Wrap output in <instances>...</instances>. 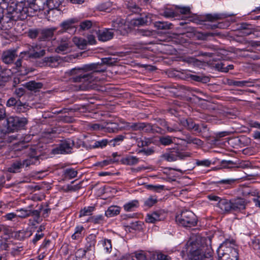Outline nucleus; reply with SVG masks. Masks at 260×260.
I'll return each mask as SVG.
<instances>
[{"label": "nucleus", "instance_id": "2f4dec72", "mask_svg": "<svg viewBox=\"0 0 260 260\" xmlns=\"http://www.w3.org/2000/svg\"><path fill=\"white\" fill-rule=\"evenodd\" d=\"M16 69L17 70V72L19 73L20 75H24L28 73V71L26 70L24 67L22 66L21 59H18L15 63Z\"/></svg>", "mask_w": 260, "mask_h": 260}, {"label": "nucleus", "instance_id": "37998d69", "mask_svg": "<svg viewBox=\"0 0 260 260\" xmlns=\"http://www.w3.org/2000/svg\"><path fill=\"white\" fill-rule=\"evenodd\" d=\"M64 174L66 178L72 179L76 177L77 172L74 169H67L64 170Z\"/></svg>", "mask_w": 260, "mask_h": 260}, {"label": "nucleus", "instance_id": "6ab92c4d", "mask_svg": "<svg viewBox=\"0 0 260 260\" xmlns=\"http://www.w3.org/2000/svg\"><path fill=\"white\" fill-rule=\"evenodd\" d=\"M17 56L16 50H7L3 52V61L6 64L11 63Z\"/></svg>", "mask_w": 260, "mask_h": 260}, {"label": "nucleus", "instance_id": "c756f323", "mask_svg": "<svg viewBox=\"0 0 260 260\" xmlns=\"http://www.w3.org/2000/svg\"><path fill=\"white\" fill-rule=\"evenodd\" d=\"M24 167L21 160H17L14 162L10 167L8 168V171L11 173H17L19 172L20 169Z\"/></svg>", "mask_w": 260, "mask_h": 260}, {"label": "nucleus", "instance_id": "680f3d73", "mask_svg": "<svg viewBox=\"0 0 260 260\" xmlns=\"http://www.w3.org/2000/svg\"><path fill=\"white\" fill-rule=\"evenodd\" d=\"M138 33L143 36L149 37L153 35V32L148 30L139 29Z\"/></svg>", "mask_w": 260, "mask_h": 260}, {"label": "nucleus", "instance_id": "b1692460", "mask_svg": "<svg viewBox=\"0 0 260 260\" xmlns=\"http://www.w3.org/2000/svg\"><path fill=\"white\" fill-rule=\"evenodd\" d=\"M120 207L117 206H111L105 211V216L112 217L118 215L120 212Z\"/></svg>", "mask_w": 260, "mask_h": 260}, {"label": "nucleus", "instance_id": "bb28decb", "mask_svg": "<svg viewBox=\"0 0 260 260\" xmlns=\"http://www.w3.org/2000/svg\"><path fill=\"white\" fill-rule=\"evenodd\" d=\"M244 195H250L255 197L253 199V201L254 202L256 206L260 208V196L257 194V192L255 191H251L250 189L247 188V190L243 192Z\"/></svg>", "mask_w": 260, "mask_h": 260}, {"label": "nucleus", "instance_id": "338daca9", "mask_svg": "<svg viewBox=\"0 0 260 260\" xmlns=\"http://www.w3.org/2000/svg\"><path fill=\"white\" fill-rule=\"evenodd\" d=\"M121 124H123V125L121 126L120 127V129H123L127 131H130L131 130V123L125 122L124 121H122L121 122Z\"/></svg>", "mask_w": 260, "mask_h": 260}, {"label": "nucleus", "instance_id": "4468645a", "mask_svg": "<svg viewBox=\"0 0 260 260\" xmlns=\"http://www.w3.org/2000/svg\"><path fill=\"white\" fill-rule=\"evenodd\" d=\"M234 16L233 13H214L206 14L205 17L206 20L214 22Z\"/></svg>", "mask_w": 260, "mask_h": 260}, {"label": "nucleus", "instance_id": "473e14b6", "mask_svg": "<svg viewBox=\"0 0 260 260\" xmlns=\"http://www.w3.org/2000/svg\"><path fill=\"white\" fill-rule=\"evenodd\" d=\"M42 86V83L35 81H30L25 84V87L31 91H36L37 89L41 88Z\"/></svg>", "mask_w": 260, "mask_h": 260}, {"label": "nucleus", "instance_id": "a878e982", "mask_svg": "<svg viewBox=\"0 0 260 260\" xmlns=\"http://www.w3.org/2000/svg\"><path fill=\"white\" fill-rule=\"evenodd\" d=\"M121 162L126 165H135L139 162V158L136 156L129 155L122 158Z\"/></svg>", "mask_w": 260, "mask_h": 260}, {"label": "nucleus", "instance_id": "5fc2aeb1", "mask_svg": "<svg viewBox=\"0 0 260 260\" xmlns=\"http://www.w3.org/2000/svg\"><path fill=\"white\" fill-rule=\"evenodd\" d=\"M153 258L154 260H169L166 255L161 253L154 254L153 255Z\"/></svg>", "mask_w": 260, "mask_h": 260}, {"label": "nucleus", "instance_id": "de8ad7c7", "mask_svg": "<svg viewBox=\"0 0 260 260\" xmlns=\"http://www.w3.org/2000/svg\"><path fill=\"white\" fill-rule=\"evenodd\" d=\"M132 138L136 139L137 145L139 147H143L147 146L149 143V140L145 138H136V137H132Z\"/></svg>", "mask_w": 260, "mask_h": 260}, {"label": "nucleus", "instance_id": "f704fd0d", "mask_svg": "<svg viewBox=\"0 0 260 260\" xmlns=\"http://www.w3.org/2000/svg\"><path fill=\"white\" fill-rule=\"evenodd\" d=\"M100 242L104 247L105 252L107 253H110L112 248L111 240L105 239L101 240Z\"/></svg>", "mask_w": 260, "mask_h": 260}, {"label": "nucleus", "instance_id": "423d86ee", "mask_svg": "<svg viewBox=\"0 0 260 260\" xmlns=\"http://www.w3.org/2000/svg\"><path fill=\"white\" fill-rule=\"evenodd\" d=\"M45 54V50L41 49L40 45H32L28 48L26 51L21 53L22 58H38L43 56Z\"/></svg>", "mask_w": 260, "mask_h": 260}, {"label": "nucleus", "instance_id": "3c124183", "mask_svg": "<svg viewBox=\"0 0 260 260\" xmlns=\"http://www.w3.org/2000/svg\"><path fill=\"white\" fill-rule=\"evenodd\" d=\"M28 105L26 103L23 104L20 101H19L14 108L18 112H24L28 109Z\"/></svg>", "mask_w": 260, "mask_h": 260}, {"label": "nucleus", "instance_id": "052dcab7", "mask_svg": "<svg viewBox=\"0 0 260 260\" xmlns=\"http://www.w3.org/2000/svg\"><path fill=\"white\" fill-rule=\"evenodd\" d=\"M208 199L211 201L216 203L217 206L218 204V203L220 201L221 198L217 196H215L213 194H209L207 196Z\"/></svg>", "mask_w": 260, "mask_h": 260}, {"label": "nucleus", "instance_id": "2eb2a0df", "mask_svg": "<svg viewBox=\"0 0 260 260\" xmlns=\"http://www.w3.org/2000/svg\"><path fill=\"white\" fill-rule=\"evenodd\" d=\"M180 124L189 130H193L196 132H201V128L199 124H196L191 119H182L180 120Z\"/></svg>", "mask_w": 260, "mask_h": 260}, {"label": "nucleus", "instance_id": "13d9d810", "mask_svg": "<svg viewBox=\"0 0 260 260\" xmlns=\"http://www.w3.org/2000/svg\"><path fill=\"white\" fill-rule=\"evenodd\" d=\"M17 215L14 213H9L5 215L3 217L7 220L13 221L17 217Z\"/></svg>", "mask_w": 260, "mask_h": 260}, {"label": "nucleus", "instance_id": "58836bf2", "mask_svg": "<svg viewBox=\"0 0 260 260\" xmlns=\"http://www.w3.org/2000/svg\"><path fill=\"white\" fill-rule=\"evenodd\" d=\"M94 242L92 241L89 243V246H86L85 249L81 248V249H78L76 253L77 256H78L79 257H84L85 255L86 252L88 250H89L90 248H91L92 246H93L94 245Z\"/></svg>", "mask_w": 260, "mask_h": 260}, {"label": "nucleus", "instance_id": "c9c22d12", "mask_svg": "<svg viewBox=\"0 0 260 260\" xmlns=\"http://www.w3.org/2000/svg\"><path fill=\"white\" fill-rule=\"evenodd\" d=\"M174 138L170 136H161L159 138L160 143L164 146L170 145L173 143Z\"/></svg>", "mask_w": 260, "mask_h": 260}, {"label": "nucleus", "instance_id": "49530a36", "mask_svg": "<svg viewBox=\"0 0 260 260\" xmlns=\"http://www.w3.org/2000/svg\"><path fill=\"white\" fill-rule=\"evenodd\" d=\"M176 9L177 12L182 14H189L190 13V8L188 6H176Z\"/></svg>", "mask_w": 260, "mask_h": 260}, {"label": "nucleus", "instance_id": "864d4df0", "mask_svg": "<svg viewBox=\"0 0 260 260\" xmlns=\"http://www.w3.org/2000/svg\"><path fill=\"white\" fill-rule=\"evenodd\" d=\"M196 164L198 166L209 167L211 164V161L209 159L197 160Z\"/></svg>", "mask_w": 260, "mask_h": 260}, {"label": "nucleus", "instance_id": "f257e3e1", "mask_svg": "<svg viewBox=\"0 0 260 260\" xmlns=\"http://www.w3.org/2000/svg\"><path fill=\"white\" fill-rule=\"evenodd\" d=\"M111 60L110 58H102L101 63H93L87 64L83 69L74 68L67 71L66 73L73 76L72 80L74 82L82 83V86L81 87L82 89H86L91 87L89 83L97 82L101 80L96 76V74L105 72L106 68L103 67L102 64H110Z\"/></svg>", "mask_w": 260, "mask_h": 260}, {"label": "nucleus", "instance_id": "aec40b11", "mask_svg": "<svg viewBox=\"0 0 260 260\" xmlns=\"http://www.w3.org/2000/svg\"><path fill=\"white\" fill-rule=\"evenodd\" d=\"M217 207L220 209L221 212L223 213L232 212L231 200L229 201L224 199H221L218 203Z\"/></svg>", "mask_w": 260, "mask_h": 260}, {"label": "nucleus", "instance_id": "7ed1b4c3", "mask_svg": "<svg viewBox=\"0 0 260 260\" xmlns=\"http://www.w3.org/2000/svg\"><path fill=\"white\" fill-rule=\"evenodd\" d=\"M59 0H35L29 1L27 7V17L33 16L37 11L45 10L49 12L50 10L57 8L60 5Z\"/></svg>", "mask_w": 260, "mask_h": 260}, {"label": "nucleus", "instance_id": "c03bdc74", "mask_svg": "<svg viewBox=\"0 0 260 260\" xmlns=\"http://www.w3.org/2000/svg\"><path fill=\"white\" fill-rule=\"evenodd\" d=\"M216 68L221 72H227L229 70L234 69V66L233 64H229L226 66L223 63H219L216 64Z\"/></svg>", "mask_w": 260, "mask_h": 260}, {"label": "nucleus", "instance_id": "5701e85b", "mask_svg": "<svg viewBox=\"0 0 260 260\" xmlns=\"http://www.w3.org/2000/svg\"><path fill=\"white\" fill-rule=\"evenodd\" d=\"M56 30L57 28L54 27L43 29L41 31V38L40 39L42 40L45 39H50L52 38L53 36L54 32Z\"/></svg>", "mask_w": 260, "mask_h": 260}, {"label": "nucleus", "instance_id": "39448f33", "mask_svg": "<svg viewBox=\"0 0 260 260\" xmlns=\"http://www.w3.org/2000/svg\"><path fill=\"white\" fill-rule=\"evenodd\" d=\"M176 221L178 224L184 227L195 226L197 219L195 214L188 210H183L180 214L176 216Z\"/></svg>", "mask_w": 260, "mask_h": 260}, {"label": "nucleus", "instance_id": "bf43d9fd", "mask_svg": "<svg viewBox=\"0 0 260 260\" xmlns=\"http://www.w3.org/2000/svg\"><path fill=\"white\" fill-rule=\"evenodd\" d=\"M19 101H17L14 98H11L8 100L7 102V106L8 107L14 106L15 108L16 106L17 105V103H18Z\"/></svg>", "mask_w": 260, "mask_h": 260}, {"label": "nucleus", "instance_id": "f8f14e48", "mask_svg": "<svg viewBox=\"0 0 260 260\" xmlns=\"http://www.w3.org/2000/svg\"><path fill=\"white\" fill-rule=\"evenodd\" d=\"M96 35L98 39L102 42H106L112 39L114 34L111 28H105L103 29H99L96 31Z\"/></svg>", "mask_w": 260, "mask_h": 260}, {"label": "nucleus", "instance_id": "4c0bfd02", "mask_svg": "<svg viewBox=\"0 0 260 260\" xmlns=\"http://www.w3.org/2000/svg\"><path fill=\"white\" fill-rule=\"evenodd\" d=\"M39 161L38 157L37 156H31L22 160L23 167H28L31 165L37 164Z\"/></svg>", "mask_w": 260, "mask_h": 260}, {"label": "nucleus", "instance_id": "09e8293b", "mask_svg": "<svg viewBox=\"0 0 260 260\" xmlns=\"http://www.w3.org/2000/svg\"><path fill=\"white\" fill-rule=\"evenodd\" d=\"M144 125V123L143 122L131 123L130 131H142Z\"/></svg>", "mask_w": 260, "mask_h": 260}, {"label": "nucleus", "instance_id": "9d476101", "mask_svg": "<svg viewBox=\"0 0 260 260\" xmlns=\"http://www.w3.org/2000/svg\"><path fill=\"white\" fill-rule=\"evenodd\" d=\"M165 215L162 211H157L148 214L145 221L148 223H154L158 221L164 220Z\"/></svg>", "mask_w": 260, "mask_h": 260}, {"label": "nucleus", "instance_id": "e2e57ef3", "mask_svg": "<svg viewBox=\"0 0 260 260\" xmlns=\"http://www.w3.org/2000/svg\"><path fill=\"white\" fill-rule=\"evenodd\" d=\"M251 163L248 161H243L239 163V165L236 166L237 168L242 169L249 168L251 167Z\"/></svg>", "mask_w": 260, "mask_h": 260}, {"label": "nucleus", "instance_id": "cd10ccee", "mask_svg": "<svg viewBox=\"0 0 260 260\" xmlns=\"http://www.w3.org/2000/svg\"><path fill=\"white\" fill-rule=\"evenodd\" d=\"M172 24L165 21H156L154 23V26L157 29L167 30L171 28Z\"/></svg>", "mask_w": 260, "mask_h": 260}, {"label": "nucleus", "instance_id": "72a5a7b5", "mask_svg": "<svg viewBox=\"0 0 260 260\" xmlns=\"http://www.w3.org/2000/svg\"><path fill=\"white\" fill-rule=\"evenodd\" d=\"M88 220L94 224H102L105 223V218L102 215H97L90 217Z\"/></svg>", "mask_w": 260, "mask_h": 260}, {"label": "nucleus", "instance_id": "a19ab883", "mask_svg": "<svg viewBox=\"0 0 260 260\" xmlns=\"http://www.w3.org/2000/svg\"><path fill=\"white\" fill-rule=\"evenodd\" d=\"M180 123L178 125V124H174L173 125L169 126L168 125H166V128L168 132L174 133L177 132H181L183 129V127L181 126Z\"/></svg>", "mask_w": 260, "mask_h": 260}, {"label": "nucleus", "instance_id": "a18cd8bd", "mask_svg": "<svg viewBox=\"0 0 260 260\" xmlns=\"http://www.w3.org/2000/svg\"><path fill=\"white\" fill-rule=\"evenodd\" d=\"M17 212L19 213L17 216L20 218H26L30 216V210L28 209L21 208L17 210Z\"/></svg>", "mask_w": 260, "mask_h": 260}, {"label": "nucleus", "instance_id": "8fccbe9b", "mask_svg": "<svg viewBox=\"0 0 260 260\" xmlns=\"http://www.w3.org/2000/svg\"><path fill=\"white\" fill-rule=\"evenodd\" d=\"M108 144V140L106 139H103L100 141H95L94 144L92 146V148H103L107 146Z\"/></svg>", "mask_w": 260, "mask_h": 260}, {"label": "nucleus", "instance_id": "393cba45", "mask_svg": "<svg viewBox=\"0 0 260 260\" xmlns=\"http://www.w3.org/2000/svg\"><path fill=\"white\" fill-rule=\"evenodd\" d=\"M139 206V201L137 200H134L125 203L123 205V208L126 212H132L137 208Z\"/></svg>", "mask_w": 260, "mask_h": 260}, {"label": "nucleus", "instance_id": "20e7f679", "mask_svg": "<svg viewBox=\"0 0 260 260\" xmlns=\"http://www.w3.org/2000/svg\"><path fill=\"white\" fill-rule=\"evenodd\" d=\"M190 260H212V249L210 246L201 244H194L190 251Z\"/></svg>", "mask_w": 260, "mask_h": 260}, {"label": "nucleus", "instance_id": "f3484780", "mask_svg": "<svg viewBox=\"0 0 260 260\" xmlns=\"http://www.w3.org/2000/svg\"><path fill=\"white\" fill-rule=\"evenodd\" d=\"M232 211H240L245 209L246 203L242 198H237L231 200Z\"/></svg>", "mask_w": 260, "mask_h": 260}, {"label": "nucleus", "instance_id": "a211bd4d", "mask_svg": "<svg viewBox=\"0 0 260 260\" xmlns=\"http://www.w3.org/2000/svg\"><path fill=\"white\" fill-rule=\"evenodd\" d=\"M69 40L68 38L63 37L60 40L57 47L55 49V52L57 53L64 54L69 48Z\"/></svg>", "mask_w": 260, "mask_h": 260}, {"label": "nucleus", "instance_id": "603ef678", "mask_svg": "<svg viewBox=\"0 0 260 260\" xmlns=\"http://www.w3.org/2000/svg\"><path fill=\"white\" fill-rule=\"evenodd\" d=\"M92 25V21L90 20H85L80 23V27L82 30H85L90 28Z\"/></svg>", "mask_w": 260, "mask_h": 260}, {"label": "nucleus", "instance_id": "f03ea898", "mask_svg": "<svg viewBox=\"0 0 260 260\" xmlns=\"http://www.w3.org/2000/svg\"><path fill=\"white\" fill-rule=\"evenodd\" d=\"M28 6V1L16 3L14 0H0V8L2 12L6 10L7 17L13 21L26 19Z\"/></svg>", "mask_w": 260, "mask_h": 260}, {"label": "nucleus", "instance_id": "69168bd1", "mask_svg": "<svg viewBox=\"0 0 260 260\" xmlns=\"http://www.w3.org/2000/svg\"><path fill=\"white\" fill-rule=\"evenodd\" d=\"M38 34L37 29H30L28 32V36L31 39H35L38 36Z\"/></svg>", "mask_w": 260, "mask_h": 260}, {"label": "nucleus", "instance_id": "9b49d317", "mask_svg": "<svg viewBox=\"0 0 260 260\" xmlns=\"http://www.w3.org/2000/svg\"><path fill=\"white\" fill-rule=\"evenodd\" d=\"M78 22V19L76 18H70L63 21L60 24L61 28V32L68 31L76 28L75 24Z\"/></svg>", "mask_w": 260, "mask_h": 260}, {"label": "nucleus", "instance_id": "ddd939ff", "mask_svg": "<svg viewBox=\"0 0 260 260\" xmlns=\"http://www.w3.org/2000/svg\"><path fill=\"white\" fill-rule=\"evenodd\" d=\"M230 244V243L228 241H225L220 244V246L218 248L217 250V252L218 255V257L220 259H222V258L223 257H225L228 259H222V260H232V259L229 258V254L226 253L225 251H228V249L225 250V248L229 249L230 250H232L235 252H236V250L235 249H231V248H229L228 246Z\"/></svg>", "mask_w": 260, "mask_h": 260}, {"label": "nucleus", "instance_id": "0e129e2a", "mask_svg": "<svg viewBox=\"0 0 260 260\" xmlns=\"http://www.w3.org/2000/svg\"><path fill=\"white\" fill-rule=\"evenodd\" d=\"M74 43L79 47L83 46L85 44L84 40L78 37H74L73 39Z\"/></svg>", "mask_w": 260, "mask_h": 260}, {"label": "nucleus", "instance_id": "6e6552de", "mask_svg": "<svg viewBox=\"0 0 260 260\" xmlns=\"http://www.w3.org/2000/svg\"><path fill=\"white\" fill-rule=\"evenodd\" d=\"M27 120L25 118H20L18 117L11 116L7 118L8 128L15 130L25 125Z\"/></svg>", "mask_w": 260, "mask_h": 260}, {"label": "nucleus", "instance_id": "c85d7f7f", "mask_svg": "<svg viewBox=\"0 0 260 260\" xmlns=\"http://www.w3.org/2000/svg\"><path fill=\"white\" fill-rule=\"evenodd\" d=\"M188 144H193L197 146H202L203 142L200 139L192 137L189 135L186 136L185 138L182 139Z\"/></svg>", "mask_w": 260, "mask_h": 260}, {"label": "nucleus", "instance_id": "ea45409f", "mask_svg": "<svg viewBox=\"0 0 260 260\" xmlns=\"http://www.w3.org/2000/svg\"><path fill=\"white\" fill-rule=\"evenodd\" d=\"M94 207L88 206L84 207L80 212L79 216L82 217L85 216H88L91 214L92 212L94 210Z\"/></svg>", "mask_w": 260, "mask_h": 260}, {"label": "nucleus", "instance_id": "412c9836", "mask_svg": "<svg viewBox=\"0 0 260 260\" xmlns=\"http://www.w3.org/2000/svg\"><path fill=\"white\" fill-rule=\"evenodd\" d=\"M152 20L149 15H145L132 20L131 23L135 26L143 25L151 22Z\"/></svg>", "mask_w": 260, "mask_h": 260}, {"label": "nucleus", "instance_id": "0eeeda50", "mask_svg": "<svg viewBox=\"0 0 260 260\" xmlns=\"http://www.w3.org/2000/svg\"><path fill=\"white\" fill-rule=\"evenodd\" d=\"M190 156L189 153L174 151L170 153H166L162 155V158L169 162L174 161L178 159H183Z\"/></svg>", "mask_w": 260, "mask_h": 260}, {"label": "nucleus", "instance_id": "7c9ffc66", "mask_svg": "<svg viewBox=\"0 0 260 260\" xmlns=\"http://www.w3.org/2000/svg\"><path fill=\"white\" fill-rule=\"evenodd\" d=\"M177 14V12L175 7V9L172 8H165L161 14L166 18H172L175 17Z\"/></svg>", "mask_w": 260, "mask_h": 260}, {"label": "nucleus", "instance_id": "e433bc0d", "mask_svg": "<svg viewBox=\"0 0 260 260\" xmlns=\"http://www.w3.org/2000/svg\"><path fill=\"white\" fill-rule=\"evenodd\" d=\"M232 84L238 87H250L254 86L252 84V82L250 80H244V81H234L232 82Z\"/></svg>", "mask_w": 260, "mask_h": 260}, {"label": "nucleus", "instance_id": "774afa93", "mask_svg": "<svg viewBox=\"0 0 260 260\" xmlns=\"http://www.w3.org/2000/svg\"><path fill=\"white\" fill-rule=\"evenodd\" d=\"M144 125L142 130L144 131L145 132L148 133L152 130V126L151 124L144 123Z\"/></svg>", "mask_w": 260, "mask_h": 260}, {"label": "nucleus", "instance_id": "dca6fc26", "mask_svg": "<svg viewBox=\"0 0 260 260\" xmlns=\"http://www.w3.org/2000/svg\"><path fill=\"white\" fill-rule=\"evenodd\" d=\"M111 29L119 31L121 34H124L125 30V20L120 18H117L112 21Z\"/></svg>", "mask_w": 260, "mask_h": 260}, {"label": "nucleus", "instance_id": "79ce46f5", "mask_svg": "<svg viewBox=\"0 0 260 260\" xmlns=\"http://www.w3.org/2000/svg\"><path fill=\"white\" fill-rule=\"evenodd\" d=\"M157 202V198L155 196H151L144 202V205L148 207H151Z\"/></svg>", "mask_w": 260, "mask_h": 260}, {"label": "nucleus", "instance_id": "4d7b16f0", "mask_svg": "<svg viewBox=\"0 0 260 260\" xmlns=\"http://www.w3.org/2000/svg\"><path fill=\"white\" fill-rule=\"evenodd\" d=\"M135 257L137 260H146L145 253L143 251L136 252L135 253Z\"/></svg>", "mask_w": 260, "mask_h": 260}, {"label": "nucleus", "instance_id": "1a4fd4ad", "mask_svg": "<svg viewBox=\"0 0 260 260\" xmlns=\"http://www.w3.org/2000/svg\"><path fill=\"white\" fill-rule=\"evenodd\" d=\"M74 145L73 141L68 139L62 142L58 147L53 149L52 150V153L53 154L71 153Z\"/></svg>", "mask_w": 260, "mask_h": 260}, {"label": "nucleus", "instance_id": "4be33fe9", "mask_svg": "<svg viewBox=\"0 0 260 260\" xmlns=\"http://www.w3.org/2000/svg\"><path fill=\"white\" fill-rule=\"evenodd\" d=\"M45 66L51 67H56L59 64V57L58 56L46 57L43 59Z\"/></svg>", "mask_w": 260, "mask_h": 260}, {"label": "nucleus", "instance_id": "6e6d98bb", "mask_svg": "<svg viewBox=\"0 0 260 260\" xmlns=\"http://www.w3.org/2000/svg\"><path fill=\"white\" fill-rule=\"evenodd\" d=\"M107 129L109 133H116L118 131V128L116 123H113L107 126Z\"/></svg>", "mask_w": 260, "mask_h": 260}]
</instances>
